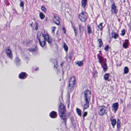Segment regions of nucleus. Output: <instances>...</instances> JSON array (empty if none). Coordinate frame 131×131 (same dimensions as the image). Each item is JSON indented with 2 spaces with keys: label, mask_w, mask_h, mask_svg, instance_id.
I'll return each instance as SVG.
<instances>
[{
  "label": "nucleus",
  "mask_w": 131,
  "mask_h": 131,
  "mask_svg": "<svg viewBox=\"0 0 131 131\" xmlns=\"http://www.w3.org/2000/svg\"><path fill=\"white\" fill-rule=\"evenodd\" d=\"M58 110L59 116L66 124L67 120L66 111L65 106L63 104H60Z\"/></svg>",
  "instance_id": "2"
},
{
  "label": "nucleus",
  "mask_w": 131,
  "mask_h": 131,
  "mask_svg": "<svg viewBox=\"0 0 131 131\" xmlns=\"http://www.w3.org/2000/svg\"><path fill=\"white\" fill-rule=\"evenodd\" d=\"M102 67L103 68V70L104 72H105L108 68V67L107 65L106 62L101 64Z\"/></svg>",
  "instance_id": "17"
},
{
  "label": "nucleus",
  "mask_w": 131,
  "mask_h": 131,
  "mask_svg": "<svg viewBox=\"0 0 131 131\" xmlns=\"http://www.w3.org/2000/svg\"><path fill=\"white\" fill-rule=\"evenodd\" d=\"M107 107L104 106H100L99 108L98 114L100 116H103L107 113L106 110Z\"/></svg>",
  "instance_id": "3"
},
{
  "label": "nucleus",
  "mask_w": 131,
  "mask_h": 131,
  "mask_svg": "<svg viewBox=\"0 0 131 131\" xmlns=\"http://www.w3.org/2000/svg\"><path fill=\"white\" fill-rule=\"evenodd\" d=\"M75 78L74 77H71L70 80L69 86L73 87L74 85Z\"/></svg>",
  "instance_id": "12"
},
{
  "label": "nucleus",
  "mask_w": 131,
  "mask_h": 131,
  "mask_svg": "<svg viewBox=\"0 0 131 131\" xmlns=\"http://www.w3.org/2000/svg\"><path fill=\"white\" fill-rule=\"evenodd\" d=\"M129 71V69L127 67H125L124 69V74H127L128 73Z\"/></svg>",
  "instance_id": "21"
},
{
  "label": "nucleus",
  "mask_w": 131,
  "mask_h": 131,
  "mask_svg": "<svg viewBox=\"0 0 131 131\" xmlns=\"http://www.w3.org/2000/svg\"><path fill=\"white\" fill-rule=\"evenodd\" d=\"M20 7H22L24 6V3L23 2H21L20 4Z\"/></svg>",
  "instance_id": "42"
},
{
  "label": "nucleus",
  "mask_w": 131,
  "mask_h": 131,
  "mask_svg": "<svg viewBox=\"0 0 131 131\" xmlns=\"http://www.w3.org/2000/svg\"><path fill=\"white\" fill-rule=\"evenodd\" d=\"M121 127V123L119 119H118L117 122V129L118 128H119Z\"/></svg>",
  "instance_id": "27"
},
{
  "label": "nucleus",
  "mask_w": 131,
  "mask_h": 131,
  "mask_svg": "<svg viewBox=\"0 0 131 131\" xmlns=\"http://www.w3.org/2000/svg\"><path fill=\"white\" fill-rule=\"evenodd\" d=\"M27 76V74L25 72H21L19 75V77L21 79H24Z\"/></svg>",
  "instance_id": "14"
},
{
  "label": "nucleus",
  "mask_w": 131,
  "mask_h": 131,
  "mask_svg": "<svg viewBox=\"0 0 131 131\" xmlns=\"http://www.w3.org/2000/svg\"><path fill=\"white\" fill-rule=\"evenodd\" d=\"M119 107V104L118 102L114 103L113 104L112 107L113 108L112 110L114 111V113H116Z\"/></svg>",
  "instance_id": "10"
},
{
  "label": "nucleus",
  "mask_w": 131,
  "mask_h": 131,
  "mask_svg": "<svg viewBox=\"0 0 131 131\" xmlns=\"http://www.w3.org/2000/svg\"><path fill=\"white\" fill-rule=\"evenodd\" d=\"M71 121V123L72 125H73L74 124V120L73 117H72L70 119Z\"/></svg>",
  "instance_id": "39"
},
{
  "label": "nucleus",
  "mask_w": 131,
  "mask_h": 131,
  "mask_svg": "<svg viewBox=\"0 0 131 131\" xmlns=\"http://www.w3.org/2000/svg\"><path fill=\"white\" fill-rule=\"evenodd\" d=\"M53 19L54 22L58 25L60 24L59 18V16L56 14L54 15Z\"/></svg>",
  "instance_id": "9"
},
{
  "label": "nucleus",
  "mask_w": 131,
  "mask_h": 131,
  "mask_svg": "<svg viewBox=\"0 0 131 131\" xmlns=\"http://www.w3.org/2000/svg\"><path fill=\"white\" fill-rule=\"evenodd\" d=\"M63 47L66 51H67L68 49V47L67 45L65 43H64Z\"/></svg>",
  "instance_id": "31"
},
{
  "label": "nucleus",
  "mask_w": 131,
  "mask_h": 131,
  "mask_svg": "<svg viewBox=\"0 0 131 131\" xmlns=\"http://www.w3.org/2000/svg\"><path fill=\"white\" fill-rule=\"evenodd\" d=\"M39 69V68L37 67L36 69H35V70L37 71V70H38Z\"/></svg>",
  "instance_id": "47"
},
{
  "label": "nucleus",
  "mask_w": 131,
  "mask_h": 131,
  "mask_svg": "<svg viewBox=\"0 0 131 131\" xmlns=\"http://www.w3.org/2000/svg\"><path fill=\"white\" fill-rule=\"evenodd\" d=\"M38 23L37 22H35V24H34V26L35 28V30H37L38 29Z\"/></svg>",
  "instance_id": "30"
},
{
  "label": "nucleus",
  "mask_w": 131,
  "mask_h": 131,
  "mask_svg": "<svg viewBox=\"0 0 131 131\" xmlns=\"http://www.w3.org/2000/svg\"><path fill=\"white\" fill-rule=\"evenodd\" d=\"M73 29H74V32L75 33V34L76 35V32L77 31V30L74 27H73Z\"/></svg>",
  "instance_id": "43"
},
{
  "label": "nucleus",
  "mask_w": 131,
  "mask_h": 131,
  "mask_svg": "<svg viewBox=\"0 0 131 131\" xmlns=\"http://www.w3.org/2000/svg\"><path fill=\"white\" fill-rule=\"evenodd\" d=\"M118 37V35L115 32L112 33V37L115 39L117 38Z\"/></svg>",
  "instance_id": "24"
},
{
  "label": "nucleus",
  "mask_w": 131,
  "mask_h": 131,
  "mask_svg": "<svg viewBox=\"0 0 131 131\" xmlns=\"http://www.w3.org/2000/svg\"><path fill=\"white\" fill-rule=\"evenodd\" d=\"M109 75L108 73L105 74L104 76V79L108 81Z\"/></svg>",
  "instance_id": "23"
},
{
  "label": "nucleus",
  "mask_w": 131,
  "mask_h": 131,
  "mask_svg": "<svg viewBox=\"0 0 131 131\" xmlns=\"http://www.w3.org/2000/svg\"><path fill=\"white\" fill-rule=\"evenodd\" d=\"M79 18L82 21H85L87 18L88 15L85 12L82 11L79 15Z\"/></svg>",
  "instance_id": "5"
},
{
  "label": "nucleus",
  "mask_w": 131,
  "mask_h": 131,
  "mask_svg": "<svg viewBox=\"0 0 131 131\" xmlns=\"http://www.w3.org/2000/svg\"><path fill=\"white\" fill-rule=\"evenodd\" d=\"M97 57L98 59V61L99 63L100 64H102L104 63L105 62H106V59L100 56L99 54H97Z\"/></svg>",
  "instance_id": "7"
},
{
  "label": "nucleus",
  "mask_w": 131,
  "mask_h": 131,
  "mask_svg": "<svg viewBox=\"0 0 131 131\" xmlns=\"http://www.w3.org/2000/svg\"><path fill=\"white\" fill-rule=\"evenodd\" d=\"M51 32L52 33H54L56 27L55 26H53L51 27Z\"/></svg>",
  "instance_id": "35"
},
{
  "label": "nucleus",
  "mask_w": 131,
  "mask_h": 131,
  "mask_svg": "<svg viewBox=\"0 0 131 131\" xmlns=\"http://www.w3.org/2000/svg\"><path fill=\"white\" fill-rule=\"evenodd\" d=\"M5 53L9 58L12 59L13 57L12 52L9 47H8L6 49Z\"/></svg>",
  "instance_id": "6"
},
{
  "label": "nucleus",
  "mask_w": 131,
  "mask_h": 131,
  "mask_svg": "<svg viewBox=\"0 0 131 131\" xmlns=\"http://www.w3.org/2000/svg\"><path fill=\"white\" fill-rule=\"evenodd\" d=\"M39 16L40 18L41 19L44 18L45 17L44 15L42 13H40Z\"/></svg>",
  "instance_id": "32"
},
{
  "label": "nucleus",
  "mask_w": 131,
  "mask_h": 131,
  "mask_svg": "<svg viewBox=\"0 0 131 131\" xmlns=\"http://www.w3.org/2000/svg\"><path fill=\"white\" fill-rule=\"evenodd\" d=\"M41 9L42 11H44L45 12H46V8L43 6H42L41 7Z\"/></svg>",
  "instance_id": "38"
},
{
  "label": "nucleus",
  "mask_w": 131,
  "mask_h": 131,
  "mask_svg": "<svg viewBox=\"0 0 131 131\" xmlns=\"http://www.w3.org/2000/svg\"><path fill=\"white\" fill-rule=\"evenodd\" d=\"M102 23H101L98 26V27L101 30H102L103 28V27L102 26Z\"/></svg>",
  "instance_id": "34"
},
{
  "label": "nucleus",
  "mask_w": 131,
  "mask_h": 131,
  "mask_svg": "<svg viewBox=\"0 0 131 131\" xmlns=\"http://www.w3.org/2000/svg\"><path fill=\"white\" fill-rule=\"evenodd\" d=\"M83 110V118L85 117L87 115V112H84V110Z\"/></svg>",
  "instance_id": "40"
},
{
  "label": "nucleus",
  "mask_w": 131,
  "mask_h": 131,
  "mask_svg": "<svg viewBox=\"0 0 131 131\" xmlns=\"http://www.w3.org/2000/svg\"><path fill=\"white\" fill-rule=\"evenodd\" d=\"M33 22H32L30 24V25L31 26V27L32 28H33V27L32 26Z\"/></svg>",
  "instance_id": "44"
},
{
  "label": "nucleus",
  "mask_w": 131,
  "mask_h": 131,
  "mask_svg": "<svg viewBox=\"0 0 131 131\" xmlns=\"http://www.w3.org/2000/svg\"><path fill=\"white\" fill-rule=\"evenodd\" d=\"M71 56H69L68 58L67 57H66L65 58V59L66 60L68 61H70L71 60Z\"/></svg>",
  "instance_id": "33"
},
{
  "label": "nucleus",
  "mask_w": 131,
  "mask_h": 131,
  "mask_svg": "<svg viewBox=\"0 0 131 131\" xmlns=\"http://www.w3.org/2000/svg\"><path fill=\"white\" fill-rule=\"evenodd\" d=\"M68 107H69V106L68 105Z\"/></svg>",
  "instance_id": "48"
},
{
  "label": "nucleus",
  "mask_w": 131,
  "mask_h": 131,
  "mask_svg": "<svg viewBox=\"0 0 131 131\" xmlns=\"http://www.w3.org/2000/svg\"><path fill=\"white\" fill-rule=\"evenodd\" d=\"M79 26L80 32V33H81L84 31L85 29V27L83 26L81 24H79Z\"/></svg>",
  "instance_id": "19"
},
{
  "label": "nucleus",
  "mask_w": 131,
  "mask_h": 131,
  "mask_svg": "<svg viewBox=\"0 0 131 131\" xmlns=\"http://www.w3.org/2000/svg\"><path fill=\"white\" fill-rule=\"evenodd\" d=\"M62 29L63 31L64 32V34H65L66 31V29L64 27H63Z\"/></svg>",
  "instance_id": "41"
},
{
  "label": "nucleus",
  "mask_w": 131,
  "mask_h": 131,
  "mask_svg": "<svg viewBox=\"0 0 131 131\" xmlns=\"http://www.w3.org/2000/svg\"><path fill=\"white\" fill-rule=\"evenodd\" d=\"M125 34V30L124 29H122L121 31V35L122 36H124Z\"/></svg>",
  "instance_id": "37"
},
{
  "label": "nucleus",
  "mask_w": 131,
  "mask_h": 131,
  "mask_svg": "<svg viewBox=\"0 0 131 131\" xmlns=\"http://www.w3.org/2000/svg\"><path fill=\"white\" fill-rule=\"evenodd\" d=\"M87 3V0H82L81 6L84 9V10H85V8Z\"/></svg>",
  "instance_id": "18"
},
{
  "label": "nucleus",
  "mask_w": 131,
  "mask_h": 131,
  "mask_svg": "<svg viewBox=\"0 0 131 131\" xmlns=\"http://www.w3.org/2000/svg\"><path fill=\"white\" fill-rule=\"evenodd\" d=\"M111 11L113 14H115L117 12L116 7L114 3H113L111 6Z\"/></svg>",
  "instance_id": "11"
},
{
  "label": "nucleus",
  "mask_w": 131,
  "mask_h": 131,
  "mask_svg": "<svg viewBox=\"0 0 131 131\" xmlns=\"http://www.w3.org/2000/svg\"><path fill=\"white\" fill-rule=\"evenodd\" d=\"M104 50L106 51H107L109 49V46L108 45H106L104 48Z\"/></svg>",
  "instance_id": "36"
},
{
  "label": "nucleus",
  "mask_w": 131,
  "mask_h": 131,
  "mask_svg": "<svg viewBox=\"0 0 131 131\" xmlns=\"http://www.w3.org/2000/svg\"><path fill=\"white\" fill-rule=\"evenodd\" d=\"M128 46V42L127 40H126L123 43V47L125 48H127Z\"/></svg>",
  "instance_id": "22"
},
{
  "label": "nucleus",
  "mask_w": 131,
  "mask_h": 131,
  "mask_svg": "<svg viewBox=\"0 0 131 131\" xmlns=\"http://www.w3.org/2000/svg\"><path fill=\"white\" fill-rule=\"evenodd\" d=\"M98 41L99 45V47H101L103 45V43L102 42L101 39H99L98 40Z\"/></svg>",
  "instance_id": "29"
},
{
  "label": "nucleus",
  "mask_w": 131,
  "mask_h": 131,
  "mask_svg": "<svg viewBox=\"0 0 131 131\" xmlns=\"http://www.w3.org/2000/svg\"><path fill=\"white\" fill-rule=\"evenodd\" d=\"M37 37L39 41V43L40 46L42 47L45 46L46 45V42L45 40L42 41V38L40 36L39 34H38L37 35Z\"/></svg>",
  "instance_id": "8"
},
{
  "label": "nucleus",
  "mask_w": 131,
  "mask_h": 131,
  "mask_svg": "<svg viewBox=\"0 0 131 131\" xmlns=\"http://www.w3.org/2000/svg\"><path fill=\"white\" fill-rule=\"evenodd\" d=\"M87 29L88 34H90L92 33V31L91 30V27L89 25H87Z\"/></svg>",
  "instance_id": "20"
},
{
  "label": "nucleus",
  "mask_w": 131,
  "mask_h": 131,
  "mask_svg": "<svg viewBox=\"0 0 131 131\" xmlns=\"http://www.w3.org/2000/svg\"><path fill=\"white\" fill-rule=\"evenodd\" d=\"M39 35L42 38V39H44L45 41H47L49 44L51 43L52 39L48 34L46 33L44 35L39 34Z\"/></svg>",
  "instance_id": "4"
},
{
  "label": "nucleus",
  "mask_w": 131,
  "mask_h": 131,
  "mask_svg": "<svg viewBox=\"0 0 131 131\" xmlns=\"http://www.w3.org/2000/svg\"><path fill=\"white\" fill-rule=\"evenodd\" d=\"M57 62H56V65H54V67L57 68Z\"/></svg>",
  "instance_id": "45"
},
{
  "label": "nucleus",
  "mask_w": 131,
  "mask_h": 131,
  "mask_svg": "<svg viewBox=\"0 0 131 131\" xmlns=\"http://www.w3.org/2000/svg\"><path fill=\"white\" fill-rule=\"evenodd\" d=\"M63 62H62L61 64H60V66L61 67H62L63 66Z\"/></svg>",
  "instance_id": "46"
},
{
  "label": "nucleus",
  "mask_w": 131,
  "mask_h": 131,
  "mask_svg": "<svg viewBox=\"0 0 131 131\" xmlns=\"http://www.w3.org/2000/svg\"><path fill=\"white\" fill-rule=\"evenodd\" d=\"M68 96H69V95H68Z\"/></svg>",
  "instance_id": "49"
},
{
  "label": "nucleus",
  "mask_w": 131,
  "mask_h": 131,
  "mask_svg": "<svg viewBox=\"0 0 131 131\" xmlns=\"http://www.w3.org/2000/svg\"><path fill=\"white\" fill-rule=\"evenodd\" d=\"M28 50L31 52H34L36 51L37 50V48L35 47V48H31L28 49Z\"/></svg>",
  "instance_id": "26"
},
{
  "label": "nucleus",
  "mask_w": 131,
  "mask_h": 131,
  "mask_svg": "<svg viewBox=\"0 0 131 131\" xmlns=\"http://www.w3.org/2000/svg\"><path fill=\"white\" fill-rule=\"evenodd\" d=\"M76 111L77 112L78 114L80 116H81V110L78 108H77L76 109Z\"/></svg>",
  "instance_id": "28"
},
{
  "label": "nucleus",
  "mask_w": 131,
  "mask_h": 131,
  "mask_svg": "<svg viewBox=\"0 0 131 131\" xmlns=\"http://www.w3.org/2000/svg\"><path fill=\"white\" fill-rule=\"evenodd\" d=\"M20 59L18 58H16L14 60L15 64L17 66L19 65L21 63V62Z\"/></svg>",
  "instance_id": "15"
},
{
  "label": "nucleus",
  "mask_w": 131,
  "mask_h": 131,
  "mask_svg": "<svg viewBox=\"0 0 131 131\" xmlns=\"http://www.w3.org/2000/svg\"><path fill=\"white\" fill-rule=\"evenodd\" d=\"M76 64L78 65L79 66H82L83 64V63L82 61H77L76 62Z\"/></svg>",
  "instance_id": "25"
},
{
  "label": "nucleus",
  "mask_w": 131,
  "mask_h": 131,
  "mask_svg": "<svg viewBox=\"0 0 131 131\" xmlns=\"http://www.w3.org/2000/svg\"><path fill=\"white\" fill-rule=\"evenodd\" d=\"M110 121L111 122V124L113 126V128H114L115 126L116 123V121L115 119L113 118V117L112 116L110 118Z\"/></svg>",
  "instance_id": "13"
},
{
  "label": "nucleus",
  "mask_w": 131,
  "mask_h": 131,
  "mask_svg": "<svg viewBox=\"0 0 131 131\" xmlns=\"http://www.w3.org/2000/svg\"><path fill=\"white\" fill-rule=\"evenodd\" d=\"M50 116L52 118H56L57 116V113L54 111H52L50 113Z\"/></svg>",
  "instance_id": "16"
},
{
  "label": "nucleus",
  "mask_w": 131,
  "mask_h": 131,
  "mask_svg": "<svg viewBox=\"0 0 131 131\" xmlns=\"http://www.w3.org/2000/svg\"><path fill=\"white\" fill-rule=\"evenodd\" d=\"M91 96V92L89 90H86L84 92L83 96L85 102L84 105V110L89 107V103L90 100Z\"/></svg>",
  "instance_id": "1"
}]
</instances>
